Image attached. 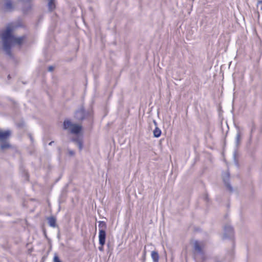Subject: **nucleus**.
<instances>
[{
	"instance_id": "nucleus-19",
	"label": "nucleus",
	"mask_w": 262,
	"mask_h": 262,
	"mask_svg": "<svg viewBox=\"0 0 262 262\" xmlns=\"http://www.w3.org/2000/svg\"><path fill=\"white\" fill-rule=\"evenodd\" d=\"M68 153H69V155L70 156H73L75 154L74 151L73 150H70V149L68 150Z\"/></svg>"
},
{
	"instance_id": "nucleus-16",
	"label": "nucleus",
	"mask_w": 262,
	"mask_h": 262,
	"mask_svg": "<svg viewBox=\"0 0 262 262\" xmlns=\"http://www.w3.org/2000/svg\"><path fill=\"white\" fill-rule=\"evenodd\" d=\"M98 227L99 228H101V229H103L106 228V224L105 222L103 221H100L98 222Z\"/></svg>"
},
{
	"instance_id": "nucleus-10",
	"label": "nucleus",
	"mask_w": 262,
	"mask_h": 262,
	"mask_svg": "<svg viewBox=\"0 0 262 262\" xmlns=\"http://www.w3.org/2000/svg\"><path fill=\"white\" fill-rule=\"evenodd\" d=\"M48 221L49 225L52 227L55 228L56 227V220L54 217L51 216L48 218Z\"/></svg>"
},
{
	"instance_id": "nucleus-18",
	"label": "nucleus",
	"mask_w": 262,
	"mask_h": 262,
	"mask_svg": "<svg viewBox=\"0 0 262 262\" xmlns=\"http://www.w3.org/2000/svg\"><path fill=\"white\" fill-rule=\"evenodd\" d=\"M54 262H61L57 256H55L53 258Z\"/></svg>"
},
{
	"instance_id": "nucleus-6",
	"label": "nucleus",
	"mask_w": 262,
	"mask_h": 262,
	"mask_svg": "<svg viewBox=\"0 0 262 262\" xmlns=\"http://www.w3.org/2000/svg\"><path fill=\"white\" fill-rule=\"evenodd\" d=\"M84 110L82 108H80L79 111H77L75 113V117L78 119L81 120L84 118Z\"/></svg>"
},
{
	"instance_id": "nucleus-7",
	"label": "nucleus",
	"mask_w": 262,
	"mask_h": 262,
	"mask_svg": "<svg viewBox=\"0 0 262 262\" xmlns=\"http://www.w3.org/2000/svg\"><path fill=\"white\" fill-rule=\"evenodd\" d=\"M229 178V174L228 172H226L223 174V179L225 182V185L230 189H231V187H230L229 184L228 183Z\"/></svg>"
},
{
	"instance_id": "nucleus-5",
	"label": "nucleus",
	"mask_w": 262,
	"mask_h": 262,
	"mask_svg": "<svg viewBox=\"0 0 262 262\" xmlns=\"http://www.w3.org/2000/svg\"><path fill=\"white\" fill-rule=\"evenodd\" d=\"M106 233L103 229H100L99 232V243L104 246L105 243Z\"/></svg>"
},
{
	"instance_id": "nucleus-21",
	"label": "nucleus",
	"mask_w": 262,
	"mask_h": 262,
	"mask_svg": "<svg viewBox=\"0 0 262 262\" xmlns=\"http://www.w3.org/2000/svg\"><path fill=\"white\" fill-rule=\"evenodd\" d=\"M53 70V67H50L49 68V71H52Z\"/></svg>"
},
{
	"instance_id": "nucleus-9",
	"label": "nucleus",
	"mask_w": 262,
	"mask_h": 262,
	"mask_svg": "<svg viewBox=\"0 0 262 262\" xmlns=\"http://www.w3.org/2000/svg\"><path fill=\"white\" fill-rule=\"evenodd\" d=\"M13 5L10 1H7L4 6V9L6 11H10L13 9Z\"/></svg>"
},
{
	"instance_id": "nucleus-15",
	"label": "nucleus",
	"mask_w": 262,
	"mask_h": 262,
	"mask_svg": "<svg viewBox=\"0 0 262 262\" xmlns=\"http://www.w3.org/2000/svg\"><path fill=\"white\" fill-rule=\"evenodd\" d=\"M241 136L240 135V133H237L236 135V137H235V144H236V146H237L239 144L240 141H241Z\"/></svg>"
},
{
	"instance_id": "nucleus-3",
	"label": "nucleus",
	"mask_w": 262,
	"mask_h": 262,
	"mask_svg": "<svg viewBox=\"0 0 262 262\" xmlns=\"http://www.w3.org/2000/svg\"><path fill=\"white\" fill-rule=\"evenodd\" d=\"M63 128L65 129L70 130L72 134H78L81 130V125L77 124L72 123L69 120L64 121Z\"/></svg>"
},
{
	"instance_id": "nucleus-11",
	"label": "nucleus",
	"mask_w": 262,
	"mask_h": 262,
	"mask_svg": "<svg viewBox=\"0 0 262 262\" xmlns=\"http://www.w3.org/2000/svg\"><path fill=\"white\" fill-rule=\"evenodd\" d=\"M151 256L154 262L159 261V256L158 253L156 251H152Z\"/></svg>"
},
{
	"instance_id": "nucleus-23",
	"label": "nucleus",
	"mask_w": 262,
	"mask_h": 262,
	"mask_svg": "<svg viewBox=\"0 0 262 262\" xmlns=\"http://www.w3.org/2000/svg\"><path fill=\"white\" fill-rule=\"evenodd\" d=\"M154 123L156 126H157V123L155 121H154Z\"/></svg>"
},
{
	"instance_id": "nucleus-12",
	"label": "nucleus",
	"mask_w": 262,
	"mask_h": 262,
	"mask_svg": "<svg viewBox=\"0 0 262 262\" xmlns=\"http://www.w3.org/2000/svg\"><path fill=\"white\" fill-rule=\"evenodd\" d=\"M48 8L50 11H52L55 8V0H48Z\"/></svg>"
},
{
	"instance_id": "nucleus-14",
	"label": "nucleus",
	"mask_w": 262,
	"mask_h": 262,
	"mask_svg": "<svg viewBox=\"0 0 262 262\" xmlns=\"http://www.w3.org/2000/svg\"><path fill=\"white\" fill-rule=\"evenodd\" d=\"M226 232H228V235H226L225 237H227L228 236H231L232 235L233 230L231 227H228L225 229ZM226 234H227V233H225Z\"/></svg>"
},
{
	"instance_id": "nucleus-4",
	"label": "nucleus",
	"mask_w": 262,
	"mask_h": 262,
	"mask_svg": "<svg viewBox=\"0 0 262 262\" xmlns=\"http://www.w3.org/2000/svg\"><path fill=\"white\" fill-rule=\"evenodd\" d=\"M193 248L197 253L196 254V258H198L200 257L203 256V253L202 252V249L203 247V244L202 242H199L198 241H193L191 243Z\"/></svg>"
},
{
	"instance_id": "nucleus-17",
	"label": "nucleus",
	"mask_w": 262,
	"mask_h": 262,
	"mask_svg": "<svg viewBox=\"0 0 262 262\" xmlns=\"http://www.w3.org/2000/svg\"><path fill=\"white\" fill-rule=\"evenodd\" d=\"M257 7L258 9H259L260 10L262 11V0L258 1Z\"/></svg>"
},
{
	"instance_id": "nucleus-22",
	"label": "nucleus",
	"mask_w": 262,
	"mask_h": 262,
	"mask_svg": "<svg viewBox=\"0 0 262 262\" xmlns=\"http://www.w3.org/2000/svg\"><path fill=\"white\" fill-rule=\"evenodd\" d=\"M145 258V252H144V255H143V259L144 260Z\"/></svg>"
},
{
	"instance_id": "nucleus-8",
	"label": "nucleus",
	"mask_w": 262,
	"mask_h": 262,
	"mask_svg": "<svg viewBox=\"0 0 262 262\" xmlns=\"http://www.w3.org/2000/svg\"><path fill=\"white\" fill-rule=\"evenodd\" d=\"M73 141L75 142L79 150H82V149L83 148V143L82 138L80 137H77L76 139H74Z\"/></svg>"
},
{
	"instance_id": "nucleus-13",
	"label": "nucleus",
	"mask_w": 262,
	"mask_h": 262,
	"mask_svg": "<svg viewBox=\"0 0 262 262\" xmlns=\"http://www.w3.org/2000/svg\"><path fill=\"white\" fill-rule=\"evenodd\" d=\"M153 133L155 137L158 138L160 136L161 134V131L160 128L156 126L153 132Z\"/></svg>"
},
{
	"instance_id": "nucleus-20",
	"label": "nucleus",
	"mask_w": 262,
	"mask_h": 262,
	"mask_svg": "<svg viewBox=\"0 0 262 262\" xmlns=\"http://www.w3.org/2000/svg\"><path fill=\"white\" fill-rule=\"evenodd\" d=\"M99 250L101 251H103V246L101 245V246L99 247Z\"/></svg>"
},
{
	"instance_id": "nucleus-2",
	"label": "nucleus",
	"mask_w": 262,
	"mask_h": 262,
	"mask_svg": "<svg viewBox=\"0 0 262 262\" xmlns=\"http://www.w3.org/2000/svg\"><path fill=\"white\" fill-rule=\"evenodd\" d=\"M11 134V132L9 130H3L0 129V146L2 149H5L10 147V145L7 142V140Z\"/></svg>"
},
{
	"instance_id": "nucleus-1",
	"label": "nucleus",
	"mask_w": 262,
	"mask_h": 262,
	"mask_svg": "<svg viewBox=\"0 0 262 262\" xmlns=\"http://www.w3.org/2000/svg\"><path fill=\"white\" fill-rule=\"evenodd\" d=\"M14 27L8 25L1 34L3 47L4 51L10 55L11 49L15 45H20L25 40L24 36L16 37L13 34Z\"/></svg>"
}]
</instances>
